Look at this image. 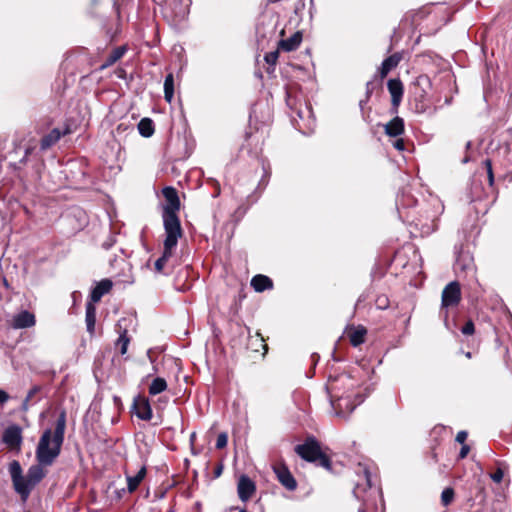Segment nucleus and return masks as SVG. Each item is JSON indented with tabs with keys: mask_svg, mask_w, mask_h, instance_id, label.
Listing matches in <instances>:
<instances>
[{
	"mask_svg": "<svg viewBox=\"0 0 512 512\" xmlns=\"http://www.w3.org/2000/svg\"><path fill=\"white\" fill-rule=\"evenodd\" d=\"M40 388L38 386H34L32 389L29 390L26 398L24 399L21 410L26 412L29 409V401L33 398V396L38 393Z\"/></svg>",
	"mask_w": 512,
	"mask_h": 512,
	"instance_id": "30",
	"label": "nucleus"
},
{
	"mask_svg": "<svg viewBox=\"0 0 512 512\" xmlns=\"http://www.w3.org/2000/svg\"><path fill=\"white\" fill-rule=\"evenodd\" d=\"M454 490L451 487L445 488L441 493V503L443 506H448L454 499Z\"/></svg>",
	"mask_w": 512,
	"mask_h": 512,
	"instance_id": "29",
	"label": "nucleus"
},
{
	"mask_svg": "<svg viewBox=\"0 0 512 512\" xmlns=\"http://www.w3.org/2000/svg\"><path fill=\"white\" fill-rule=\"evenodd\" d=\"M484 164H485L486 169H487L489 183H490V185H492L493 182H494L492 163H491V161L489 159H487V160H485Z\"/></svg>",
	"mask_w": 512,
	"mask_h": 512,
	"instance_id": "36",
	"label": "nucleus"
},
{
	"mask_svg": "<svg viewBox=\"0 0 512 512\" xmlns=\"http://www.w3.org/2000/svg\"><path fill=\"white\" fill-rule=\"evenodd\" d=\"M274 472L278 481L289 491H294L297 488V482L294 476L285 465L274 466Z\"/></svg>",
	"mask_w": 512,
	"mask_h": 512,
	"instance_id": "10",
	"label": "nucleus"
},
{
	"mask_svg": "<svg viewBox=\"0 0 512 512\" xmlns=\"http://www.w3.org/2000/svg\"><path fill=\"white\" fill-rule=\"evenodd\" d=\"M8 399H9L8 393L5 392L4 390L0 389V404L5 403L6 401H8Z\"/></svg>",
	"mask_w": 512,
	"mask_h": 512,
	"instance_id": "41",
	"label": "nucleus"
},
{
	"mask_svg": "<svg viewBox=\"0 0 512 512\" xmlns=\"http://www.w3.org/2000/svg\"><path fill=\"white\" fill-rule=\"evenodd\" d=\"M475 331L474 323L472 321H467L465 325L461 328V332L464 335H472Z\"/></svg>",
	"mask_w": 512,
	"mask_h": 512,
	"instance_id": "34",
	"label": "nucleus"
},
{
	"mask_svg": "<svg viewBox=\"0 0 512 512\" xmlns=\"http://www.w3.org/2000/svg\"><path fill=\"white\" fill-rule=\"evenodd\" d=\"M342 381H343L344 383H345V382H350V381H351V379H350V377H349V376H344V377H342Z\"/></svg>",
	"mask_w": 512,
	"mask_h": 512,
	"instance_id": "44",
	"label": "nucleus"
},
{
	"mask_svg": "<svg viewBox=\"0 0 512 512\" xmlns=\"http://www.w3.org/2000/svg\"><path fill=\"white\" fill-rule=\"evenodd\" d=\"M298 116H299L301 119H303V114H302V112H298Z\"/></svg>",
	"mask_w": 512,
	"mask_h": 512,
	"instance_id": "48",
	"label": "nucleus"
},
{
	"mask_svg": "<svg viewBox=\"0 0 512 512\" xmlns=\"http://www.w3.org/2000/svg\"><path fill=\"white\" fill-rule=\"evenodd\" d=\"M167 389V382L162 377H156L149 385V394L154 396L164 392Z\"/></svg>",
	"mask_w": 512,
	"mask_h": 512,
	"instance_id": "25",
	"label": "nucleus"
},
{
	"mask_svg": "<svg viewBox=\"0 0 512 512\" xmlns=\"http://www.w3.org/2000/svg\"><path fill=\"white\" fill-rule=\"evenodd\" d=\"M174 97V76L169 73L164 81V98L168 103H171Z\"/></svg>",
	"mask_w": 512,
	"mask_h": 512,
	"instance_id": "26",
	"label": "nucleus"
},
{
	"mask_svg": "<svg viewBox=\"0 0 512 512\" xmlns=\"http://www.w3.org/2000/svg\"><path fill=\"white\" fill-rule=\"evenodd\" d=\"M112 289V282L109 279H103L97 283L90 294L91 303H97L101 298Z\"/></svg>",
	"mask_w": 512,
	"mask_h": 512,
	"instance_id": "16",
	"label": "nucleus"
},
{
	"mask_svg": "<svg viewBox=\"0 0 512 512\" xmlns=\"http://www.w3.org/2000/svg\"><path fill=\"white\" fill-rule=\"evenodd\" d=\"M467 436H468V434L466 431H459L456 435V441L463 445V444H465Z\"/></svg>",
	"mask_w": 512,
	"mask_h": 512,
	"instance_id": "38",
	"label": "nucleus"
},
{
	"mask_svg": "<svg viewBox=\"0 0 512 512\" xmlns=\"http://www.w3.org/2000/svg\"><path fill=\"white\" fill-rule=\"evenodd\" d=\"M336 399L331 401L335 414L339 417H346L351 413L363 399L355 393L335 395Z\"/></svg>",
	"mask_w": 512,
	"mask_h": 512,
	"instance_id": "6",
	"label": "nucleus"
},
{
	"mask_svg": "<svg viewBox=\"0 0 512 512\" xmlns=\"http://www.w3.org/2000/svg\"><path fill=\"white\" fill-rule=\"evenodd\" d=\"M503 477H504V472L500 467H498L495 472L490 474V478L495 483H500L502 481Z\"/></svg>",
	"mask_w": 512,
	"mask_h": 512,
	"instance_id": "35",
	"label": "nucleus"
},
{
	"mask_svg": "<svg viewBox=\"0 0 512 512\" xmlns=\"http://www.w3.org/2000/svg\"><path fill=\"white\" fill-rule=\"evenodd\" d=\"M385 133L391 137L400 136L404 132V121L396 116L384 126Z\"/></svg>",
	"mask_w": 512,
	"mask_h": 512,
	"instance_id": "19",
	"label": "nucleus"
},
{
	"mask_svg": "<svg viewBox=\"0 0 512 512\" xmlns=\"http://www.w3.org/2000/svg\"><path fill=\"white\" fill-rule=\"evenodd\" d=\"M228 443V436L226 433H220L216 440V448L217 449H223L227 446Z\"/></svg>",
	"mask_w": 512,
	"mask_h": 512,
	"instance_id": "33",
	"label": "nucleus"
},
{
	"mask_svg": "<svg viewBox=\"0 0 512 512\" xmlns=\"http://www.w3.org/2000/svg\"><path fill=\"white\" fill-rule=\"evenodd\" d=\"M164 249L162 256L155 262V270L159 273L163 272L164 266L168 259L172 256L173 250L177 246L179 238L182 234L165 232Z\"/></svg>",
	"mask_w": 512,
	"mask_h": 512,
	"instance_id": "7",
	"label": "nucleus"
},
{
	"mask_svg": "<svg viewBox=\"0 0 512 512\" xmlns=\"http://www.w3.org/2000/svg\"><path fill=\"white\" fill-rule=\"evenodd\" d=\"M132 412L141 420L150 421L153 416L149 399L142 395H137L133 399Z\"/></svg>",
	"mask_w": 512,
	"mask_h": 512,
	"instance_id": "9",
	"label": "nucleus"
},
{
	"mask_svg": "<svg viewBox=\"0 0 512 512\" xmlns=\"http://www.w3.org/2000/svg\"><path fill=\"white\" fill-rule=\"evenodd\" d=\"M129 343H130V338L127 335V331L124 330L122 333H120V335L116 341V348L119 349V352L121 355H124L127 353Z\"/></svg>",
	"mask_w": 512,
	"mask_h": 512,
	"instance_id": "28",
	"label": "nucleus"
},
{
	"mask_svg": "<svg viewBox=\"0 0 512 512\" xmlns=\"http://www.w3.org/2000/svg\"><path fill=\"white\" fill-rule=\"evenodd\" d=\"M416 110L418 112H423L427 109L428 103L425 100V96L423 93L419 95V98H416Z\"/></svg>",
	"mask_w": 512,
	"mask_h": 512,
	"instance_id": "31",
	"label": "nucleus"
},
{
	"mask_svg": "<svg viewBox=\"0 0 512 512\" xmlns=\"http://www.w3.org/2000/svg\"><path fill=\"white\" fill-rule=\"evenodd\" d=\"M221 474V468L217 469L216 475L219 476Z\"/></svg>",
	"mask_w": 512,
	"mask_h": 512,
	"instance_id": "47",
	"label": "nucleus"
},
{
	"mask_svg": "<svg viewBox=\"0 0 512 512\" xmlns=\"http://www.w3.org/2000/svg\"><path fill=\"white\" fill-rule=\"evenodd\" d=\"M255 491V483L247 475L240 476L237 485V492L239 498L242 501L246 502L253 496Z\"/></svg>",
	"mask_w": 512,
	"mask_h": 512,
	"instance_id": "13",
	"label": "nucleus"
},
{
	"mask_svg": "<svg viewBox=\"0 0 512 512\" xmlns=\"http://www.w3.org/2000/svg\"><path fill=\"white\" fill-rule=\"evenodd\" d=\"M301 41L302 35L299 32H296L291 37L280 40L278 44V49L286 52L294 51L299 47Z\"/></svg>",
	"mask_w": 512,
	"mask_h": 512,
	"instance_id": "20",
	"label": "nucleus"
},
{
	"mask_svg": "<svg viewBox=\"0 0 512 512\" xmlns=\"http://www.w3.org/2000/svg\"><path fill=\"white\" fill-rule=\"evenodd\" d=\"M367 483H368V485L371 487L370 477H369V475H368V474H367Z\"/></svg>",
	"mask_w": 512,
	"mask_h": 512,
	"instance_id": "46",
	"label": "nucleus"
},
{
	"mask_svg": "<svg viewBox=\"0 0 512 512\" xmlns=\"http://www.w3.org/2000/svg\"><path fill=\"white\" fill-rule=\"evenodd\" d=\"M66 413L62 411L52 430L47 428L41 434L35 450L36 461L44 466H52L59 457L64 443Z\"/></svg>",
	"mask_w": 512,
	"mask_h": 512,
	"instance_id": "1",
	"label": "nucleus"
},
{
	"mask_svg": "<svg viewBox=\"0 0 512 512\" xmlns=\"http://www.w3.org/2000/svg\"><path fill=\"white\" fill-rule=\"evenodd\" d=\"M195 438H196V433H195V432H193V433L190 435V441H191V443H193V442H194Z\"/></svg>",
	"mask_w": 512,
	"mask_h": 512,
	"instance_id": "43",
	"label": "nucleus"
},
{
	"mask_svg": "<svg viewBox=\"0 0 512 512\" xmlns=\"http://www.w3.org/2000/svg\"><path fill=\"white\" fill-rule=\"evenodd\" d=\"M371 86H372V83H371V82H368V83L366 84L367 96H366V100H365V101H363V100H361V101H360L359 105H360V107H361V108H363V105L368 101V99H369V97H370V93H371V91H372Z\"/></svg>",
	"mask_w": 512,
	"mask_h": 512,
	"instance_id": "40",
	"label": "nucleus"
},
{
	"mask_svg": "<svg viewBox=\"0 0 512 512\" xmlns=\"http://www.w3.org/2000/svg\"><path fill=\"white\" fill-rule=\"evenodd\" d=\"M85 322L87 326V331L90 334L94 333L95 323H96V308L93 303L88 302L86 304V314H85Z\"/></svg>",
	"mask_w": 512,
	"mask_h": 512,
	"instance_id": "23",
	"label": "nucleus"
},
{
	"mask_svg": "<svg viewBox=\"0 0 512 512\" xmlns=\"http://www.w3.org/2000/svg\"><path fill=\"white\" fill-rule=\"evenodd\" d=\"M44 464L37 462L31 465L25 476L22 474V467L17 460H13L9 464V473L15 491L20 495L23 501H26L34 489L46 476Z\"/></svg>",
	"mask_w": 512,
	"mask_h": 512,
	"instance_id": "2",
	"label": "nucleus"
},
{
	"mask_svg": "<svg viewBox=\"0 0 512 512\" xmlns=\"http://www.w3.org/2000/svg\"><path fill=\"white\" fill-rule=\"evenodd\" d=\"M125 476L127 480V490L129 493H133L137 490L141 482L144 480L147 474L145 465H142L135 475H131L128 470H125Z\"/></svg>",
	"mask_w": 512,
	"mask_h": 512,
	"instance_id": "15",
	"label": "nucleus"
},
{
	"mask_svg": "<svg viewBox=\"0 0 512 512\" xmlns=\"http://www.w3.org/2000/svg\"><path fill=\"white\" fill-rule=\"evenodd\" d=\"M139 134L143 137H151L154 134V123L150 118H143L138 123Z\"/></svg>",
	"mask_w": 512,
	"mask_h": 512,
	"instance_id": "24",
	"label": "nucleus"
},
{
	"mask_svg": "<svg viewBox=\"0 0 512 512\" xmlns=\"http://www.w3.org/2000/svg\"><path fill=\"white\" fill-rule=\"evenodd\" d=\"M279 50L280 49H277L275 51H272V52H269L265 55L264 59L266 61L267 64L269 65H275L277 60H278V56H279Z\"/></svg>",
	"mask_w": 512,
	"mask_h": 512,
	"instance_id": "32",
	"label": "nucleus"
},
{
	"mask_svg": "<svg viewBox=\"0 0 512 512\" xmlns=\"http://www.w3.org/2000/svg\"><path fill=\"white\" fill-rule=\"evenodd\" d=\"M359 512H364V510L362 508H359Z\"/></svg>",
	"mask_w": 512,
	"mask_h": 512,
	"instance_id": "49",
	"label": "nucleus"
},
{
	"mask_svg": "<svg viewBox=\"0 0 512 512\" xmlns=\"http://www.w3.org/2000/svg\"><path fill=\"white\" fill-rule=\"evenodd\" d=\"M251 286L256 292H263L273 287L272 280L265 275L258 274L251 279Z\"/></svg>",
	"mask_w": 512,
	"mask_h": 512,
	"instance_id": "21",
	"label": "nucleus"
},
{
	"mask_svg": "<svg viewBox=\"0 0 512 512\" xmlns=\"http://www.w3.org/2000/svg\"><path fill=\"white\" fill-rule=\"evenodd\" d=\"M387 87L391 95L392 107L396 112L402 101L404 92L403 84L400 79L393 78L388 80Z\"/></svg>",
	"mask_w": 512,
	"mask_h": 512,
	"instance_id": "12",
	"label": "nucleus"
},
{
	"mask_svg": "<svg viewBox=\"0 0 512 512\" xmlns=\"http://www.w3.org/2000/svg\"><path fill=\"white\" fill-rule=\"evenodd\" d=\"M126 52V48L124 46L117 47L112 50V52L107 56L105 63L102 67H108L116 63L119 59L123 57Z\"/></svg>",
	"mask_w": 512,
	"mask_h": 512,
	"instance_id": "27",
	"label": "nucleus"
},
{
	"mask_svg": "<svg viewBox=\"0 0 512 512\" xmlns=\"http://www.w3.org/2000/svg\"><path fill=\"white\" fill-rule=\"evenodd\" d=\"M113 241L112 240H109V241H105L103 244H102V247L106 250L110 249L112 246H113Z\"/></svg>",
	"mask_w": 512,
	"mask_h": 512,
	"instance_id": "42",
	"label": "nucleus"
},
{
	"mask_svg": "<svg viewBox=\"0 0 512 512\" xmlns=\"http://www.w3.org/2000/svg\"><path fill=\"white\" fill-rule=\"evenodd\" d=\"M0 443L5 446L8 452L19 455L23 445V429L17 424L7 426L0 439Z\"/></svg>",
	"mask_w": 512,
	"mask_h": 512,
	"instance_id": "5",
	"label": "nucleus"
},
{
	"mask_svg": "<svg viewBox=\"0 0 512 512\" xmlns=\"http://www.w3.org/2000/svg\"><path fill=\"white\" fill-rule=\"evenodd\" d=\"M470 451V447L467 444H463L460 452H459V459H464Z\"/></svg>",
	"mask_w": 512,
	"mask_h": 512,
	"instance_id": "39",
	"label": "nucleus"
},
{
	"mask_svg": "<svg viewBox=\"0 0 512 512\" xmlns=\"http://www.w3.org/2000/svg\"><path fill=\"white\" fill-rule=\"evenodd\" d=\"M460 300V284L457 281H452L442 291L441 306L442 308L454 307L459 304Z\"/></svg>",
	"mask_w": 512,
	"mask_h": 512,
	"instance_id": "8",
	"label": "nucleus"
},
{
	"mask_svg": "<svg viewBox=\"0 0 512 512\" xmlns=\"http://www.w3.org/2000/svg\"><path fill=\"white\" fill-rule=\"evenodd\" d=\"M455 270L458 271H473V260L468 253H460L455 263Z\"/></svg>",
	"mask_w": 512,
	"mask_h": 512,
	"instance_id": "22",
	"label": "nucleus"
},
{
	"mask_svg": "<svg viewBox=\"0 0 512 512\" xmlns=\"http://www.w3.org/2000/svg\"><path fill=\"white\" fill-rule=\"evenodd\" d=\"M401 60L402 54L399 52L394 53L391 56L384 59L379 68L381 78H385L392 69L398 66Z\"/></svg>",
	"mask_w": 512,
	"mask_h": 512,
	"instance_id": "18",
	"label": "nucleus"
},
{
	"mask_svg": "<svg viewBox=\"0 0 512 512\" xmlns=\"http://www.w3.org/2000/svg\"><path fill=\"white\" fill-rule=\"evenodd\" d=\"M71 130L69 126H65L63 129L54 128L48 134L42 137L40 141L41 150H47L56 144L62 136L70 134Z\"/></svg>",
	"mask_w": 512,
	"mask_h": 512,
	"instance_id": "11",
	"label": "nucleus"
},
{
	"mask_svg": "<svg viewBox=\"0 0 512 512\" xmlns=\"http://www.w3.org/2000/svg\"><path fill=\"white\" fill-rule=\"evenodd\" d=\"M393 147L398 151H404L405 150V143L404 140L401 138L395 139L392 142Z\"/></svg>",
	"mask_w": 512,
	"mask_h": 512,
	"instance_id": "37",
	"label": "nucleus"
},
{
	"mask_svg": "<svg viewBox=\"0 0 512 512\" xmlns=\"http://www.w3.org/2000/svg\"><path fill=\"white\" fill-rule=\"evenodd\" d=\"M295 452L305 461H318L319 465L326 469L331 467L329 458L322 453L320 444L314 437H308L303 444L297 445Z\"/></svg>",
	"mask_w": 512,
	"mask_h": 512,
	"instance_id": "4",
	"label": "nucleus"
},
{
	"mask_svg": "<svg viewBox=\"0 0 512 512\" xmlns=\"http://www.w3.org/2000/svg\"><path fill=\"white\" fill-rule=\"evenodd\" d=\"M35 316L27 310L16 314L12 320V327L15 329L30 328L35 325Z\"/></svg>",
	"mask_w": 512,
	"mask_h": 512,
	"instance_id": "14",
	"label": "nucleus"
},
{
	"mask_svg": "<svg viewBox=\"0 0 512 512\" xmlns=\"http://www.w3.org/2000/svg\"><path fill=\"white\" fill-rule=\"evenodd\" d=\"M166 204L163 208V224L165 232L182 234L180 220L177 211L180 208L178 192L173 187H165L162 190Z\"/></svg>",
	"mask_w": 512,
	"mask_h": 512,
	"instance_id": "3",
	"label": "nucleus"
},
{
	"mask_svg": "<svg viewBox=\"0 0 512 512\" xmlns=\"http://www.w3.org/2000/svg\"><path fill=\"white\" fill-rule=\"evenodd\" d=\"M347 336L352 346L357 347L364 343L367 330L364 326L350 327L347 329Z\"/></svg>",
	"mask_w": 512,
	"mask_h": 512,
	"instance_id": "17",
	"label": "nucleus"
},
{
	"mask_svg": "<svg viewBox=\"0 0 512 512\" xmlns=\"http://www.w3.org/2000/svg\"><path fill=\"white\" fill-rule=\"evenodd\" d=\"M233 509H234V510H238V512H247V511H246V509H244V508H241V509H239V508H233Z\"/></svg>",
	"mask_w": 512,
	"mask_h": 512,
	"instance_id": "45",
	"label": "nucleus"
}]
</instances>
